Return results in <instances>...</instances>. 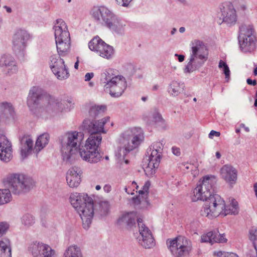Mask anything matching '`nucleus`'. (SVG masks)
Returning <instances> with one entry per match:
<instances>
[{"mask_svg":"<svg viewBox=\"0 0 257 257\" xmlns=\"http://www.w3.org/2000/svg\"><path fill=\"white\" fill-rule=\"evenodd\" d=\"M90 13L95 21L112 32L120 34L124 32L125 25L107 8L94 7Z\"/></svg>","mask_w":257,"mask_h":257,"instance_id":"obj_3","label":"nucleus"},{"mask_svg":"<svg viewBox=\"0 0 257 257\" xmlns=\"http://www.w3.org/2000/svg\"><path fill=\"white\" fill-rule=\"evenodd\" d=\"M163 144L160 142L153 143L147 150L148 164L144 168L146 176L152 178L155 176L162 156Z\"/></svg>","mask_w":257,"mask_h":257,"instance_id":"obj_9","label":"nucleus"},{"mask_svg":"<svg viewBox=\"0 0 257 257\" xmlns=\"http://www.w3.org/2000/svg\"><path fill=\"white\" fill-rule=\"evenodd\" d=\"M172 152L173 154L177 156L181 154L180 149L176 147H173L172 148Z\"/></svg>","mask_w":257,"mask_h":257,"instance_id":"obj_52","label":"nucleus"},{"mask_svg":"<svg viewBox=\"0 0 257 257\" xmlns=\"http://www.w3.org/2000/svg\"><path fill=\"white\" fill-rule=\"evenodd\" d=\"M175 56L178 57V60L179 62H182L184 61L185 56L183 55H179V54H175Z\"/></svg>","mask_w":257,"mask_h":257,"instance_id":"obj_56","label":"nucleus"},{"mask_svg":"<svg viewBox=\"0 0 257 257\" xmlns=\"http://www.w3.org/2000/svg\"><path fill=\"white\" fill-rule=\"evenodd\" d=\"M102 141L100 134L92 133L84 143L81 144L79 149V154L83 161L90 164H96L100 161L101 156L98 148Z\"/></svg>","mask_w":257,"mask_h":257,"instance_id":"obj_6","label":"nucleus"},{"mask_svg":"<svg viewBox=\"0 0 257 257\" xmlns=\"http://www.w3.org/2000/svg\"><path fill=\"white\" fill-rule=\"evenodd\" d=\"M249 239L252 242L256 251L257 257V227H252L249 231Z\"/></svg>","mask_w":257,"mask_h":257,"instance_id":"obj_43","label":"nucleus"},{"mask_svg":"<svg viewBox=\"0 0 257 257\" xmlns=\"http://www.w3.org/2000/svg\"><path fill=\"white\" fill-rule=\"evenodd\" d=\"M43 94V90L37 86H34L30 90L27 97V104L31 110L36 108L41 100L47 102L46 111L51 116L58 115L64 110L68 109L65 106V102L44 96Z\"/></svg>","mask_w":257,"mask_h":257,"instance_id":"obj_1","label":"nucleus"},{"mask_svg":"<svg viewBox=\"0 0 257 257\" xmlns=\"http://www.w3.org/2000/svg\"><path fill=\"white\" fill-rule=\"evenodd\" d=\"M35 222V218L30 214L24 215L22 218V223L26 227L33 225Z\"/></svg>","mask_w":257,"mask_h":257,"instance_id":"obj_45","label":"nucleus"},{"mask_svg":"<svg viewBox=\"0 0 257 257\" xmlns=\"http://www.w3.org/2000/svg\"><path fill=\"white\" fill-rule=\"evenodd\" d=\"M82 171L78 167H73L69 169L66 174V181L70 188H76L81 182Z\"/></svg>","mask_w":257,"mask_h":257,"instance_id":"obj_22","label":"nucleus"},{"mask_svg":"<svg viewBox=\"0 0 257 257\" xmlns=\"http://www.w3.org/2000/svg\"><path fill=\"white\" fill-rule=\"evenodd\" d=\"M238 42L240 48L243 52H251L255 49L256 38L252 26L243 25L240 26Z\"/></svg>","mask_w":257,"mask_h":257,"instance_id":"obj_11","label":"nucleus"},{"mask_svg":"<svg viewBox=\"0 0 257 257\" xmlns=\"http://www.w3.org/2000/svg\"><path fill=\"white\" fill-rule=\"evenodd\" d=\"M9 225L6 222L0 223V237H2L8 229Z\"/></svg>","mask_w":257,"mask_h":257,"instance_id":"obj_49","label":"nucleus"},{"mask_svg":"<svg viewBox=\"0 0 257 257\" xmlns=\"http://www.w3.org/2000/svg\"><path fill=\"white\" fill-rule=\"evenodd\" d=\"M185 168L187 170L191 168V167L192 166L191 164H186L184 165Z\"/></svg>","mask_w":257,"mask_h":257,"instance_id":"obj_60","label":"nucleus"},{"mask_svg":"<svg viewBox=\"0 0 257 257\" xmlns=\"http://www.w3.org/2000/svg\"><path fill=\"white\" fill-rule=\"evenodd\" d=\"M136 214L134 212L125 213L117 219V223L120 226H125L131 228L135 224Z\"/></svg>","mask_w":257,"mask_h":257,"instance_id":"obj_29","label":"nucleus"},{"mask_svg":"<svg viewBox=\"0 0 257 257\" xmlns=\"http://www.w3.org/2000/svg\"><path fill=\"white\" fill-rule=\"evenodd\" d=\"M214 254L217 257H238L236 254L233 252H226L219 251L215 252Z\"/></svg>","mask_w":257,"mask_h":257,"instance_id":"obj_48","label":"nucleus"},{"mask_svg":"<svg viewBox=\"0 0 257 257\" xmlns=\"http://www.w3.org/2000/svg\"><path fill=\"white\" fill-rule=\"evenodd\" d=\"M38 257H56V252L51 246L46 244Z\"/></svg>","mask_w":257,"mask_h":257,"instance_id":"obj_44","label":"nucleus"},{"mask_svg":"<svg viewBox=\"0 0 257 257\" xmlns=\"http://www.w3.org/2000/svg\"><path fill=\"white\" fill-rule=\"evenodd\" d=\"M49 64L50 68L53 72L61 67H62L63 65H65V62L64 60L61 58L58 55L53 54L49 58Z\"/></svg>","mask_w":257,"mask_h":257,"instance_id":"obj_33","label":"nucleus"},{"mask_svg":"<svg viewBox=\"0 0 257 257\" xmlns=\"http://www.w3.org/2000/svg\"><path fill=\"white\" fill-rule=\"evenodd\" d=\"M62 102H65V107H67L68 108V107L66 106L67 103L71 104L73 103V100L71 98H70V99H68L67 100H66L65 101H63Z\"/></svg>","mask_w":257,"mask_h":257,"instance_id":"obj_58","label":"nucleus"},{"mask_svg":"<svg viewBox=\"0 0 257 257\" xmlns=\"http://www.w3.org/2000/svg\"><path fill=\"white\" fill-rule=\"evenodd\" d=\"M91 197L85 193L73 192L69 197V201L71 205L77 211L79 207L83 205L85 202L89 201Z\"/></svg>","mask_w":257,"mask_h":257,"instance_id":"obj_23","label":"nucleus"},{"mask_svg":"<svg viewBox=\"0 0 257 257\" xmlns=\"http://www.w3.org/2000/svg\"><path fill=\"white\" fill-rule=\"evenodd\" d=\"M103 189L105 192L109 193L111 190V186L109 184H105L103 186Z\"/></svg>","mask_w":257,"mask_h":257,"instance_id":"obj_55","label":"nucleus"},{"mask_svg":"<svg viewBox=\"0 0 257 257\" xmlns=\"http://www.w3.org/2000/svg\"><path fill=\"white\" fill-rule=\"evenodd\" d=\"M94 73L93 72L87 73L84 76V80L85 81H89L91 78L94 77Z\"/></svg>","mask_w":257,"mask_h":257,"instance_id":"obj_53","label":"nucleus"},{"mask_svg":"<svg viewBox=\"0 0 257 257\" xmlns=\"http://www.w3.org/2000/svg\"><path fill=\"white\" fill-rule=\"evenodd\" d=\"M106 110V107L104 105H93L90 108L89 113L92 116H96L104 112Z\"/></svg>","mask_w":257,"mask_h":257,"instance_id":"obj_41","label":"nucleus"},{"mask_svg":"<svg viewBox=\"0 0 257 257\" xmlns=\"http://www.w3.org/2000/svg\"><path fill=\"white\" fill-rule=\"evenodd\" d=\"M11 256V248L10 240L3 239L0 240V257Z\"/></svg>","mask_w":257,"mask_h":257,"instance_id":"obj_37","label":"nucleus"},{"mask_svg":"<svg viewBox=\"0 0 257 257\" xmlns=\"http://www.w3.org/2000/svg\"><path fill=\"white\" fill-rule=\"evenodd\" d=\"M254 190L255 193V195L257 197V183H255L254 185Z\"/></svg>","mask_w":257,"mask_h":257,"instance_id":"obj_62","label":"nucleus"},{"mask_svg":"<svg viewBox=\"0 0 257 257\" xmlns=\"http://www.w3.org/2000/svg\"><path fill=\"white\" fill-rule=\"evenodd\" d=\"M246 82L248 85L255 86L256 84V81L255 80H251L250 78H248L246 80Z\"/></svg>","mask_w":257,"mask_h":257,"instance_id":"obj_57","label":"nucleus"},{"mask_svg":"<svg viewBox=\"0 0 257 257\" xmlns=\"http://www.w3.org/2000/svg\"><path fill=\"white\" fill-rule=\"evenodd\" d=\"M190 46L189 57L183 69L185 73H191L198 70L208 59L207 49L202 41L194 40Z\"/></svg>","mask_w":257,"mask_h":257,"instance_id":"obj_4","label":"nucleus"},{"mask_svg":"<svg viewBox=\"0 0 257 257\" xmlns=\"http://www.w3.org/2000/svg\"><path fill=\"white\" fill-rule=\"evenodd\" d=\"M116 4L122 7H127L133 0H115Z\"/></svg>","mask_w":257,"mask_h":257,"instance_id":"obj_50","label":"nucleus"},{"mask_svg":"<svg viewBox=\"0 0 257 257\" xmlns=\"http://www.w3.org/2000/svg\"><path fill=\"white\" fill-rule=\"evenodd\" d=\"M185 31V28L184 27H182L179 28V32L181 33H184Z\"/></svg>","mask_w":257,"mask_h":257,"instance_id":"obj_63","label":"nucleus"},{"mask_svg":"<svg viewBox=\"0 0 257 257\" xmlns=\"http://www.w3.org/2000/svg\"><path fill=\"white\" fill-rule=\"evenodd\" d=\"M151 116L153 121L156 123L164 122V120L161 114L156 109H155L151 112Z\"/></svg>","mask_w":257,"mask_h":257,"instance_id":"obj_47","label":"nucleus"},{"mask_svg":"<svg viewBox=\"0 0 257 257\" xmlns=\"http://www.w3.org/2000/svg\"><path fill=\"white\" fill-rule=\"evenodd\" d=\"M202 242H209L211 244L214 243H224L227 241V239L223 234L218 233V231H209L204 233L201 236Z\"/></svg>","mask_w":257,"mask_h":257,"instance_id":"obj_25","label":"nucleus"},{"mask_svg":"<svg viewBox=\"0 0 257 257\" xmlns=\"http://www.w3.org/2000/svg\"><path fill=\"white\" fill-rule=\"evenodd\" d=\"M215 156L217 159H220L221 158V154L219 152H216Z\"/></svg>","mask_w":257,"mask_h":257,"instance_id":"obj_64","label":"nucleus"},{"mask_svg":"<svg viewBox=\"0 0 257 257\" xmlns=\"http://www.w3.org/2000/svg\"><path fill=\"white\" fill-rule=\"evenodd\" d=\"M237 174L236 169L230 165H224L220 170L221 178L230 187H233L236 183Z\"/></svg>","mask_w":257,"mask_h":257,"instance_id":"obj_20","label":"nucleus"},{"mask_svg":"<svg viewBox=\"0 0 257 257\" xmlns=\"http://www.w3.org/2000/svg\"><path fill=\"white\" fill-rule=\"evenodd\" d=\"M84 135L75 131L67 132L61 141V152L63 160L70 162L79 153L80 146L83 142Z\"/></svg>","mask_w":257,"mask_h":257,"instance_id":"obj_5","label":"nucleus"},{"mask_svg":"<svg viewBox=\"0 0 257 257\" xmlns=\"http://www.w3.org/2000/svg\"><path fill=\"white\" fill-rule=\"evenodd\" d=\"M12 145L5 135H0V160L9 162L13 158Z\"/></svg>","mask_w":257,"mask_h":257,"instance_id":"obj_21","label":"nucleus"},{"mask_svg":"<svg viewBox=\"0 0 257 257\" xmlns=\"http://www.w3.org/2000/svg\"><path fill=\"white\" fill-rule=\"evenodd\" d=\"M47 244L35 241L30 244L28 250L34 256L38 257Z\"/></svg>","mask_w":257,"mask_h":257,"instance_id":"obj_35","label":"nucleus"},{"mask_svg":"<svg viewBox=\"0 0 257 257\" xmlns=\"http://www.w3.org/2000/svg\"><path fill=\"white\" fill-rule=\"evenodd\" d=\"M220 17L222 22L228 25H234L237 21L236 11L232 3L226 2L220 6Z\"/></svg>","mask_w":257,"mask_h":257,"instance_id":"obj_17","label":"nucleus"},{"mask_svg":"<svg viewBox=\"0 0 257 257\" xmlns=\"http://www.w3.org/2000/svg\"><path fill=\"white\" fill-rule=\"evenodd\" d=\"M106 80L104 88L113 97L120 96L127 86L125 78L121 75L107 77Z\"/></svg>","mask_w":257,"mask_h":257,"instance_id":"obj_14","label":"nucleus"},{"mask_svg":"<svg viewBox=\"0 0 257 257\" xmlns=\"http://www.w3.org/2000/svg\"><path fill=\"white\" fill-rule=\"evenodd\" d=\"M151 183L149 181H147L144 184L142 189L139 191V194L136 198H134V203L136 205H141V207H147L149 202L147 200L148 191L150 187Z\"/></svg>","mask_w":257,"mask_h":257,"instance_id":"obj_26","label":"nucleus"},{"mask_svg":"<svg viewBox=\"0 0 257 257\" xmlns=\"http://www.w3.org/2000/svg\"><path fill=\"white\" fill-rule=\"evenodd\" d=\"M254 105L257 108V91H256V93H255V101H254Z\"/></svg>","mask_w":257,"mask_h":257,"instance_id":"obj_61","label":"nucleus"},{"mask_svg":"<svg viewBox=\"0 0 257 257\" xmlns=\"http://www.w3.org/2000/svg\"><path fill=\"white\" fill-rule=\"evenodd\" d=\"M104 41H103L99 37L95 36L88 43V48L92 51L97 54L101 47L104 45Z\"/></svg>","mask_w":257,"mask_h":257,"instance_id":"obj_38","label":"nucleus"},{"mask_svg":"<svg viewBox=\"0 0 257 257\" xmlns=\"http://www.w3.org/2000/svg\"><path fill=\"white\" fill-rule=\"evenodd\" d=\"M100 48L97 54L99 56L107 59L111 58L114 55V49L113 47L105 42Z\"/></svg>","mask_w":257,"mask_h":257,"instance_id":"obj_34","label":"nucleus"},{"mask_svg":"<svg viewBox=\"0 0 257 257\" xmlns=\"http://www.w3.org/2000/svg\"><path fill=\"white\" fill-rule=\"evenodd\" d=\"M4 183L14 194H20L29 190L34 185L32 178L20 173L9 174L4 179Z\"/></svg>","mask_w":257,"mask_h":257,"instance_id":"obj_8","label":"nucleus"},{"mask_svg":"<svg viewBox=\"0 0 257 257\" xmlns=\"http://www.w3.org/2000/svg\"><path fill=\"white\" fill-rule=\"evenodd\" d=\"M80 216L84 228L87 229L91 224L94 214V202L91 197L76 211Z\"/></svg>","mask_w":257,"mask_h":257,"instance_id":"obj_16","label":"nucleus"},{"mask_svg":"<svg viewBox=\"0 0 257 257\" xmlns=\"http://www.w3.org/2000/svg\"><path fill=\"white\" fill-rule=\"evenodd\" d=\"M4 8L6 9L8 13H10L12 12V9L11 8L5 6L4 7Z\"/></svg>","mask_w":257,"mask_h":257,"instance_id":"obj_59","label":"nucleus"},{"mask_svg":"<svg viewBox=\"0 0 257 257\" xmlns=\"http://www.w3.org/2000/svg\"><path fill=\"white\" fill-rule=\"evenodd\" d=\"M216 182L214 176H205L199 181L196 187L193 191L192 200L194 202L201 200L205 201L211 194V190Z\"/></svg>","mask_w":257,"mask_h":257,"instance_id":"obj_12","label":"nucleus"},{"mask_svg":"<svg viewBox=\"0 0 257 257\" xmlns=\"http://www.w3.org/2000/svg\"><path fill=\"white\" fill-rule=\"evenodd\" d=\"M50 136L48 133H44L38 136L34 148V153L37 155L48 144Z\"/></svg>","mask_w":257,"mask_h":257,"instance_id":"obj_30","label":"nucleus"},{"mask_svg":"<svg viewBox=\"0 0 257 257\" xmlns=\"http://www.w3.org/2000/svg\"><path fill=\"white\" fill-rule=\"evenodd\" d=\"M53 73L57 78L60 80L67 79L70 75L68 69L65 64L56 70L55 71H53Z\"/></svg>","mask_w":257,"mask_h":257,"instance_id":"obj_40","label":"nucleus"},{"mask_svg":"<svg viewBox=\"0 0 257 257\" xmlns=\"http://www.w3.org/2000/svg\"><path fill=\"white\" fill-rule=\"evenodd\" d=\"M185 88L183 83L177 81H172L168 87V92L173 96H178L182 93Z\"/></svg>","mask_w":257,"mask_h":257,"instance_id":"obj_31","label":"nucleus"},{"mask_svg":"<svg viewBox=\"0 0 257 257\" xmlns=\"http://www.w3.org/2000/svg\"><path fill=\"white\" fill-rule=\"evenodd\" d=\"M225 207V201L217 194L210 196L205 201L201 210V213L210 219L222 215Z\"/></svg>","mask_w":257,"mask_h":257,"instance_id":"obj_10","label":"nucleus"},{"mask_svg":"<svg viewBox=\"0 0 257 257\" xmlns=\"http://www.w3.org/2000/svg\"><path fill=\"white\" fill-rule=\"evenodd\" d=\"M0 66L3 71L9 75L17 73L18 67L14 59L8 56H3L0 59Z\"/></svg>","mask_w":257,"mask_h":257,"instance_id":"obj_24","label":"nucleus"},{"mask_svg":"<svg viewBox=\"0 0 257 257\" xmlns=\"http://www.w3.org/2000/svg\"><path fill=\"white\" fill-rule=\"evenodd\" d=\"M63 257H82L81 249L77 245H71L64 251Z\"/></svg>","mask_w":257,"mask_h":257,"instance_id":"obj_36","label":"nucleus"},{"mask_svg":"<svg viewBox=\"0 0 257 257\" xmlns=\"http://www.w3.org/2000/svg\"><path fill=\"white\" fill-rule=\"evenodd\" d=\"M0 112L1 116L6 119L14 120L16 117V113L14 108L11 103L2 102L0 103Z\"/></svg>","mask_w":257,"mask_h":257,"instance_id":"obj_28","label":"nucleus"},{"mask_svg":"<svg viewBox=\"0 0 257 257\" xmlns=\"http://www.w3.org/2000/svg\"><path fill=\"white\" fill-rule=\"evenodd\" d=\"M100 206L102 208L104 207V211L107 212L109 209V202L107 201H102L100 203Z\"/></svg>","mask_w":257,"mask_h":257,"instance_id":"obj_51","label":"nucleus"},{"mask_svg":"<svg viewBox=\"0 0 257 257\" xmlns=\"http://www.w3.org/2000/svg\"><path fill=\"white\" fill-rule=\"evenodd\" d=\"M109 121L110 117L108 116L94 121L85 119L83 122V125L84 128L87 130L90 134H106L107 131L104 128V125Z\"/></svg>","mask_w":257,"mask_h":257,"instance_id":"obj_19","label":"nucleus"},{"mask_svg":"<svg viewBox=\"0 0 257 257\" xmlns=\"http://www.w3.org/2000/svg\"><path fill=\"white\" fill-rule=\"evenodd\" d=\"M168 248L174 257H185L192 250V242L186 237L179 236L167 241Z\"/></svg>","mask_w":257,"mask_h":257,"instance_id":"obj_13","label":"nucleus"},{"mask_svg":"<svg viewBox=\"0 0 257 257\" xmlns=\"http://www.w3.org/2000/svg\"><path fill=\"white\" fill-rule=\"evenodd\" d=\"M31 39L30 34L24 29H18L14 33L12 38L13 49L15 52L23 51Z\"/></svg>","mask_w":257,"mask_h":257,"instance_id":"obj_18","label":"nucleus"},{"mask_svg":"<svg viewBox=\"0 0 257 257\" xmlns=\"http://www.w3.org/2000/svg\"><path fill=\"white\" fill-rule=\"evenodd\" d=\"M239 207L238 202L234 199H231L229 203L226 205L225 203L224 209L222 216H225L228 214L236 215L238 213Z\"/></svg>","mask_w":257,"mask_h":257,"instance_id":"obj_32","label":"nucleus"},{"mask_svg":"<svg viewBox=\"0 0 257 257\" xmlns=\"http://www.w3.org/2000/svg\"><path fill=\"white\" fill-rule=\"evenodd\" d=\"M144 138L143 131L140 127H134L124 131L119 139L116 156L120 159H124L128 153L140 145Z\"/></svg>","mask_w":257,"mask_h":257,"instance_id":"obj_2","label":"nucleus"},{"mask_svg":"<svg viewBox=\"0 0 257 257\" xmlns=\"http://www.w3.org/2000/svg\"><path fill=\"white\" fill-rule=\"evenodd\" d=\"M34 143L32 139L29 136L24 137L21 140V155L24 159L34 153Z\"/></svg>","mask_w":257,"mask_h":257,"instance_id":"obj_27","label":"nucleus"},{"mask_svg":"<svg viewBox=\"0 0 257 257\" xmlns=\"http://www.w3.org/2000/svg\"><path fill=\"white\" fill-rule=\"evenodd\" d=\"M238 12H243L247 10V5L245 2L243 0H237L234 2Z\"/></svg>","mask_w":257,"mask_h":257,"instance_id":"obj_46","label":"nucleus"},{"mask_svg":"<svg viewBox=\"0 0 257 257\" xmlns=\"http://www.w3.org/2000/svg\"><path fill=\"white\" fill-rule=\"evenodd\" d=\"M12 195L9 189H0V206L10 203Z\"/></svg>","mask_w":257,"mask_h":257,"instance_id":"obj_39","label":"nucleus"},{"mask_svg":"<svg viewBox=\"0 0 257 257\" xmlns=\"http://www.w3.org/2000/svg\"><path fill=\"white\" fill-rule=\"evenodd\" d=\"M53 30L58 54L65 56L69 53L71 46L70 36L66 23L61 19H57Z\"/></svg>","mask_w":257,"mask_h":257,"instance_id":"obj_7","label":"nucleus"},{"mask_svg":"<svg viewBox=\"0 0 257 257\" xmlns=\"http://www.w3.org/2000/svg\"><path fill=\"white\" fill-rule=\"evenodd\" d=\"M220 135V133L219 132L212 130L209 134V138L212 139L213 136L219 137Z\"/></svg>","mask_w":257,"mask_h":257,"instance_id":"obj_54","label":"nucleus"},{"mask_svg":"<svg viewBox=\"0 0 257 257\" xmlns=\"http://www.w3.org/2000/svg\"><path fill=\"white\" fill-rule=\"evenodd\" d=\"M140 235L138 237L139 243L145 248H151L155 245V239L151 231L144 223L142 218L138 219Z\"/></svg>","mask_w":257,"mask_h":257,"instance_id":"obj_15","label":"nucleus"},{"mask_svg":"<svg viewBox=\"0 0 257 257\" xmlns=\"http://www.w3.org/2000/svg\"><path fill=\"white\" fill-rule=\"evenodd\" d=\"M218 68L225 75V79L228 81L230 78V71L228 65L224 61L220 60L218 64Z\"/></svg>","mask_w":257,"mask_h":257,"instance_id":"obj_42","label":"nucleus"}]
</instances>
